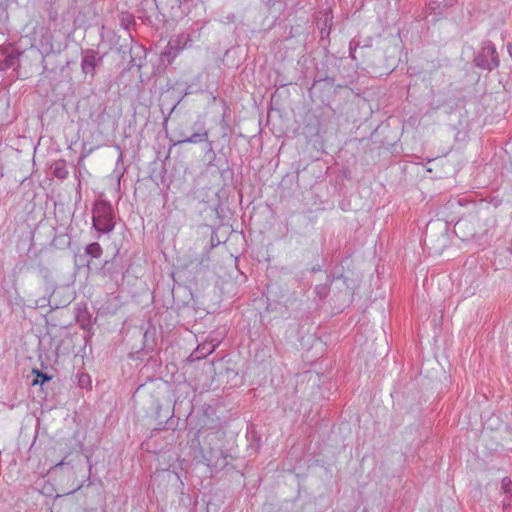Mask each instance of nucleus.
<instances>
[{"label":"nucleus","instance_id":"nucleus-7","mask_svg":"<svg viewBox=\"0 0 512 512\" xmlns=\"http://www.w3.org/2000/svg\"><path fill=\"white\" fill-rule=\"evenodd\" d=\"M179 54L180 51L172 45L171 41H168L167 45L160 53V62L164 65H170Z\"/></svg>","mask_w":512,"mask_h":512},{"label":"nucleus","instance_id":"nucleus-16","mask_svg":"<svg viewBox=\"0 0 512 512\" xmlns=\"http://www.w3.org/2000/svg\"><path fill=\"white\" fill-rule=\"evenodd\" d=\"M80 187H81V182L79 181L77 188L80 189Z\"/></svg>","mask_w":512,"mask_h":512},{"label":"nucleus","instance_id":"nucleus-9","mask_svg":"<svg viewBox=\"0 0 512 512\" xmlns=\"http://www.w3.org/2000/svg\"><path fill=\"white\" fill-rule=\"evenodd\" d=\"M169 41H171L172 45H174L181 52L182 50L190 46L192 39L190 34L180 33L172 37Z\"/></svg>","mask_w":512,"mask_h":512},{"label":"nucleus","instance_id":"nucleus-13","mask_svg":"<svg viewBox=\"0 0 512 512\" xmlns=\"http://www.w3.org/2000/svg\"><path fill=\"white\" fill-rule=\"evenodd\" d=\"M501 486L508 499H512V481L509 478H503Z\"/></svg>","mask_w":512,"mask_h":512},{"label":"nucleus","instance_id":"nucleus-12","mask_svg":"<svg viewBox=\"0 0 512 512\" xmlns=\"http://www.w3.org/2000/svg\"><path fill=\"white\" fill-rule=\"evenodd\" d=\"M86 252L93 257H99L102 253V249L98 243H91L87 246Z\"/></svg>","mask_w":512,"mask_h":512},{"label":"nucleus","instance_id":"nucleus-6","mask_svg":"<svg viewBox=\"0 0 512 512\" xmlns=\"http://www.w3.org/2000/svg\"><path fill=\"white\" fill-rule=\"evenodd\" d=\"M98 63V58L95 52L91 51L84 55L81 61V68L85 74L93 75Z\"/></svg>","mask_w":512,"mask_h":512},{"label":"nucleus","instance_id":"nucleus-2","mask_svg":"<svg viewBox=\"0 0 512 512\" xmlns=\"http://www.w3.org/2000/svg\"><path fill=\"white\" fill-rule=\"evenodd\" d=\"M92 218V224H115V211L111 203L100 196L94 203Z\"/></svg>","mask_w":512,"mask_h":512},{"label":"nucleus","instance_id":"nucleus-5","mask_svg":"<svg viewBox=\"0 0 512 512\" xmlns=\"http://www.w3.org/2000/svg\"><path fill=\"white\" fill-rule=\"evenodd\" d=\"M197 127V132L193 133L191 136L186 137L178 141V143H201L208 141V131L206 130L203 123H195Z\"/></svg>","mask_w":512,"mask_h":512},{"label":"nucleus","instance_id":"nucleus-8","mask_svg":"<svg viewBox=\"0 0 512 512\" xmlns=\"http://www.w3.org/2000/svg\"><path fill=\"white\" fill-rule=\"evenodd\" d=\"M51 169H52L53 176L58 179H61V180L66 179L69 175V171L66 166V161L64 159H59V160L55 161L51 165Z\"/></svg>","mask_w":512,"mask_h":512},{"label":"nucleus","instance_id":"nucleus-10","mask_svg":"<svg viewBox=\"0 0 512 512\" xmlns=\"http://www.w3.org/2000/svg\"><path fill=\"white\" fill-rule=\"evenodd\" d=\"M459 230H455L456 236L462 241L468 240L474 235L473 229L470 226H458Z\"/></svg>","mask_w":512,"mask_h":512},{"label":"nucleus","instance_id":"nucleus-15","mask_svg":"<svg viewBox=\"0 0 512 512\" xmlns=\"http://www.w3.org/2000/svg\"><path fill=\"white\" fill-rule=\"evenodd\" d=\"M508 51H509L510 56L512 57V45L511 44L508 45Z\"/></svg>","mask_w":512,"mask_h":512},{"label":"nucleus","instance_id":"nucleus-11","mask_svg":"<svg viewBox=\"0 0 512 512\" xmlns=\"http://www.w3.org/2000/svg\"><path fill=\"white\" fill-rule=\"evenodd\" d=\"M33 373L36 374V379H34L32 382V385H34V386L37 384H44L45 382H47L51 379L50 376L40 372L37 369H34Z\"/></svg>","mask_w":512,"mask_h":512},{"label":"nucleus","instance_id":"nucleus-1","mask_svg":"<svg viewBox=\"0 0 512 512\" xmlns=\"http://www.w3.org/2000/svg\"><path fill=\"white\" fill-rule=\"evenodd\" d=\"M24 30V37L29 39L31 48L43 52H49L53 49L54 37L50 24L44 19L29 21Z\"/></svg>","mask_w":512,"mask_h":512},{"label":"nucleus","instance_id":"nucleus-4","mask_svg":"<svg viewBox=\"0 0 512 512\" xmlns=\"http://www.w3.org/2000/svg\"><path fill=\"white\" fill-rule=\"evenodd\" d=\"M21 52L11 45L0 46V71L15 67L19 63Z\"/></svg>","mask_w":512,"mask_h":512},{"label":"nucleus","instance_id":"nucleus-14","mask_svg":"<svg viewBox=\"0 0 512 512\" xmlns=\"http://www.w3.org/2000/svg\"><path fill=\"white\" fill-rule=\"evenodd\" d=\"M84 158H85V155H82V156L80 157L79 162H78L79 167H81V163H82V161H83V159H84Z\"/></svg>","mask_w":512,"mask_h":512},{"label":"nucleus","instance_id":"nucleus-3","mask_svg":"<svg viewBox=\"0 0 512 512\" xmlns=\"http://www.w3.org/2000/svg\"><path fill=\"white\" fill-rule=\"evenodd\" d=\"M474 62L478 68L485 70H492L498 67L499 57L496 47L490 43L483 46L481 51L475 57Z\"/></svg>","mask_w":512,"mask_h":512}]
</instances>
